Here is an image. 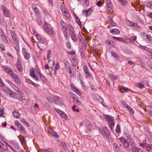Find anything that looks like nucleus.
Returning a JSON list of instances; mask_svg holds the SVG:
<instances>
[{
	"label": "nucleus",
	"mask_w": 152,
	"mask_h": 152,
	"mask_svg": "<svg viewBox=\"0 0 152 152\" xmlns=\"http://www.w3.org/2000/svg\"><path fill=\"white\" fill-rule=\"evenodd\" d=\"M106 120L108 122L109 127L111 131L113 130V128L115 126V122L113 118L111 116L106 115L105 117Z\"/></svg>",
	"instance_id": "nucleus-1"
},
{
	"label": "nucleus",
	"mask_w": 152,
	"mask_h": 152,
	"mask_svg": "<svg viewBox=\"0 0 152 152\" xmlns=\"http://www.w3.org/2000/svg\"><path fill=\"white\" fill-rule=\"evenodd\" d=\"M100 131L102 134L107 138L110 137V134L107 128L105 126L103 127L102 129H100Z\"/></svg>",
	"instance_id": "nucleus-2"
},
{
	"label": "nucleus",
	"mask_w": 152,
	"mask_h": 152,
	"mask_svg": "<svg viewBox=\"0 0 152 152\" xmlns=\"http://www.w3.org/2000/svg\"><path fill=\"white\" fill-rule=\"evenodd\" d=\"M85 124L88 131H90L91 130L92 126L91 123L87 119H86L84 121L82 122L80 124V126H82Z\"/></svg>",
	"instance_id": "nucleus-3"
},
{
	"label": "nucleus",
	"mask_w": 152,
	"mask_h": 152,
	"mask_svg": "<svg viewBox=\"0 0 152 152\" xmlns=\"http://www.w3.org/2000/svg\"><path fill=\"white\" fill-rule=\"evenodd\" d=\"M69 34L70 35L71 39L74 42H76L77 40V38L74 31L73 28L69 26Z\"/></svg>",
	"instance_id": "nucleus-4"
},
{
	"label": "nucleus",
	"mask_w": 152,
	"mask_h": 152,
	"mask_svg": "<svg viewBox=\"0 0 152 152\" xmlns=\"http://www.w3.org/2000/svg\"><path fill=\"white\" fill-rule=\"evenodd\" d=\"M44 28L45 30L49 34L53 35L54 34V31L53 29L49 27V24L45 21L44 22Z\"/></svg>",
	"instance_id": "nucleus-5"
},
{
	"label": "nucleus",
	"mask_w": 152,
	"mask_h": 152,
	"mask_svg": "<svg viewBox=\"0 0 152 152\" xmlns=\"http://www.w3.org/2000/svg\"><path fill=\"white\" fill-rule=\"evenodd\" d=\"M61 28L63 31L65 36H67L68 34L67 26L66 23L63 20L60 21Z\"/></svg>",
	"instance_id": "nucleus-6"
},
{
	"label": "nucleus",
	"mask_w": 152,
	"mask_h": 152,
	"mask_svg": "<svg viewBox=\"0 0 152 152\" xmlns=\"http://www.w3.org/2000/svg\"><path fill=\"white\" fill-rule=\"evenodd\" d=\"M34 34L37 38V40L39 43H44L46 42V39L42 37L40 35L36 32H34Z\"/></svg>",
	"instance_id": "nucleus-7"
},
{
	"label": "nucleus",
	"mask_w": 152,
	"mask_h": 152,
	"mask_svg": "<svg viewBox=\"0 0 152 152\" xmlns=\"http://www.w3.org/2000/svg\"><path fill=\"white\" fill-rule=\"evenodd\" d=\"M119 140L125 148H127L129 147V142L125 138L121 137L119 139Z\"/></svg>",
	"instance_id": "nucleus-8"
},
{
	"label": "nucleus",
	"mask_w": 152,
	"mask_h": 152,
	"mask_svg": "<svg viewBox=\"0 0 152 152\" xmlns=\"http://www.w3.org/2000/svg\"><path fill=\"white\" fill-rule=\"evenodd\" d=\"M22 52L24 58L26 60H28L30 57V53L28 52L26 49L23 48L22 49Z\"/></svg>",
	"instance_id": "nucleus-9"
},
{
	"label": "nucleus",
	"mask_w": 152,
	"mask_h": 152,
	"mask_svg": "<svg viewBox=\"0 0 152 152\" xmlns=\"http://www.w3.org/2000/svg\"><path fill=\"white\" fill-rule=\"evenodd\" d=\"M11 34L14 43L17 46L18 45V41L16 34L13 31H11Z\"/></svg>",
	"instance_id": "nucleus-10"
},
{
	"label": "nucleus",
	"mask_w": 152,
	"mask_h": 152,
	"mask_svg": "<svg viewBox=\"0 0 152 152\" xmlns=\"http://www.w3.org/2000/svg\"><path fill=\"white\" fill-rule=\"evenodd\" d=\"M55 109L56 112L58 113L65 120L67 119V116L64 112L62 111L61 110L55 108Z\"/></svg>",
	"instance_id": "nucleus-11"
},
{
	"label": "nucleus",
	"mask_w": 152,
	"mask_h": 152,
	"mask_svg": "<svg viewBox=\"0 0 152 152\" xmlns=\"http://www.w3.org/2000/svg\"><path fill=\"white\" fill-rule=\"evenodd\" d=\"M0 36L3 42L6 43H7L8 42L7 39L3 30L1 28H0Z\"/></svg>",
	"instance_id": "nucleus-12"
},
{
	"label": "nucleus",
	"mask_w": 152,
	"mask_h": 152,
	"mask_svg": "<svg viewBox=\"0 0 152 152\" xmlns=\"http://www.w3.org/2000/svg\"><path fill=\"white\" fill-rule=\"evenodd\" d=\"M54 102L56 104L59 105H61L63 103V100L62 98L57 96L54 97Z\"/></svg>",
	"instance_id": "nucleus-13"
},
{
	"label": "nucleus",
	"mask_w": 152,
	"mask_h": 152,
	"mask_svg": "<svg viewBox=\"0 0 152 152\" xmlns=\"http://www.w3.org/2000/svg\"><path fill=\"white\" fill-rule=\"evenodd\" d=\"M16 67L18 71L22 72L23 70V68L21 65V62L20 59H18L17 61L16 64Z\"/></svg>",
	"instance_id": "nucleus-14"
},
{
	"label": "nucleus",
	"mask_w": 152,
	"mask_h": 152,
	"mask_svg": "<svg viewBox=\"0 0 152 152\" xmlns=\"http://www.w3.org/2000/svg\"><path fill=\"white\" fill-rule=\"evenodd\" d=\"M32 8L35 13L37 16L38 18H41V14L40 13L39 10L37 7L34 5L33 6Z\"/></svg>",
	"instance_id": "nucleus-15"
},
{
	"label": "nucleus",
	"mask_w": 152,
	"mask_h": 152,
	"mask_svg": "<svg viewBox=\"0 0 152 152\" xmlns=\"http://www.w3.org/2000/svg\"><path fill=\"white\" fill-rule=\"evenodd\" d=\"M139 144L140 147L145 148L147 151H149L151 149V146L148 143H140Z\"/></svg>",
	"instance_id": "nucleus-16"
},
{
	"label": "nucleus",
	"mask_w": 152,
	"mask_h": 152,
	"mask_svg": "<svg viewBox=\"0 0 152 152\" xmlns=\"http://www.w3.org/2000/svg\"><path fill=\"white\" fill-rule=\"evenodd\" d=\"M0 148L3 150L7 151L8 150L7 144L6 142L2 140L0 142Z\"/></svg>",
	"instance_id": "nucleus-17"
},
{
	"label": "nucleus",
	"mask_w": 152,
	"mask_h": 152,
	"mask_svg": "<svg viewBox=\"0 0 152 152\" xmlns=\"http://www.w3.org/2000/svg\"><path fill=\"white\" fill-rule=\"evenodd\" d=\"M83 71L85 75L88 76L89 77H91V75L89 72V70L88 67L86 65L84 66L83 67Z\"/></svg>",
	"instance_id": "nucleus-18"
},
{
	"label": "nucleus",
	"mask_w": 152,
	"mask_h": 152,
	"mask_svg": "<svg viewBox=\"0 0 152 152\" xmlns=\"http://www.w3.org/2000/svg\"><path fill=\"white\" fill-rule=\"evenodd\" d=\"M12 77L14 79L15 81L18 84H20V80L19 77L16 74L13 73L11 75Z\"/></svg>",
	"instance_id": "nucleus-19"
},
{
	"label": "nucleus",
	"mask_w": 152,
	"mask_h": 152,
	"mask_svg": "<svg viewBox=\"0 0 152 152\" xmlns=\"http://www.w3.org/2000/svg\"><path fill=\"white\" fill-rule=\"evenodd\" d=\"M137 37L136 36H133L131 37L130 38L127 39L126 40L128 42L132 44L134 43L136 40Z\"/></svg>",
	"instance_id": "nucleus-20"
},
{
	"label": "nucleus",
	"mask_w": 152,
	"mask_h": 152,
	"mask_svg": "<svg viewBox=\"0 0 152 152\" xmlns=\"http://www.w3.org/2000/svg\"><path fill=\"white\" fill-rule=\"evenodd\" d=\"M14 89L15 91H16V92H18L20 94L22 95L23 94V93L22 91H21L19 88L17 87L16 86L14 85H12L11 86Z\"/></svg>",
	"instance_id": "nucleus-21"
},
{
	"label": "nucleus",
	"mask_w": 152,
	"mask_h": 152,
	"mask_svg": "<svg viewBox=\"0 0 152 152\" xmlns=\"http://www.w3.org/2000/svg\"><path fill=\"white\" fill-rule=\"evenodd\" d=\"M63 63L64 64L66 70L71 68V65L66 60H63Z\"/></svg>",
	"instance_id": "nucleus-22"
},
{
	"label": "nucleus",
	"mask_w": 152,
	"mask_h": 152,
	"mask_svg": "<svg viewBox=\"0 0 152 152\" xmlns=\"http://www.w3.org/2000/svg\"><path fill=\"white\" fill-rule=\"evenodd\" d=\"M3 68L6 72L10 75H12V74L14 73L12 70H10L8 68L5 66H3Z\"/></svg>",
	"instance_id": "nucleus-23"
},
{
	"label": "nucleus",
	"mask_w": 152,
	"mask_h": 152,
	"mask_svg": "<svg viewBox=\"0 0 152 152\" xmlns=\"http://www.w3.org/2000/svg\"><path fill=\"white\" fill-rule=\"evenodd\" d=\"M1 9L5 16L6 17H8L9 16V14L7 10L6 9L5 7L4 6H2Z\"/></svg>",
	"instance_id": "nucleus-24"
},
{
	"label": "nucleus",
	"mask_w": 152,
	"mask_h": 152,
	"mask_svg": "<svg viewBox=\"0 0 152 152\" xmlns=\"http://www.w3.org/2000/svg\"><path fill=\"white\" fill-rule=\"evenodd\" d=\"M71 62L72 63V65L74 66H76L78 65L77 61L74 58L72 59Z\"/></svg>",
	"instance_id": "nucleus-25"
},
{
	"label": "nucleus",
	"mask_w": 152,
	"mask_h": 152,
	"mask_svg": "<svg viewBox=\"0 0 152 152\" xmlns=\"http://www.w3.org/2000/svg\"><path fill=\"white\" fill-rule=\"evenodd\" d=\"M110 32L114 34H118L120 33L119 30L116 28L111 30H110Z\"/></svg>",
	"instance_id": "nucleus-26"
},
{
	"label": "nucleus",
	"mask_w": 152,
	"mask_h": 152,
	"mask_svg": "<svg viewBox=\"0 0 152 152\" xmlns=\"http://www.w3.org/2000/svg\"><path fill=\"white\" fill-rule=\"evenodd\" d=\"M39 78L44 83L46 82L47 80L46 77L42 73L39 75Z\"/></svg>",
	"instance_id": "nucleus-27"
},
{
	"label": "nucleus",
	"mask_w": 152,
	"mask_h": 152,
	"mask_svg": "<svg viewBox=\"0 0 152 152\" xmlns=\"http://www.w3.org/2000/svg\"><path fill=\"white\" fill-rule=\"evenodd\" d=\"M67 71L69 74V75L71 77H73L74 76V71L73 70V69H72L71 68L67 70Z\"/></svg>",
	"instance_id": "nucleus-28"
},
{
	"label": "nucleus",
	"mask_w": 152,
	"mask_h": 152,
	"mask_svg": "<svg viewBox=\"0 0 152 152\" xmlns=\"http://www.w3.org/2000/svg\"><path fill=\"white\" fill-rule=\"evenodd\" d=\"M144 4L146 7L152 8V3L151 2L146 1L145 2Z\"/></svg>",
	"instance_id": "nucleus-29"
},
{
	"label": "nucleus",
	"mask_w": 152,
	"mask_h": 152,
	"mask_svg": "<svg viewBox=\"0 0 152 152\" xmlns=\"http://www.w3.org/2000/svg\"><path fill=\"white\" fill-rule=\"evenodd\" d=\"M13 115L14 116L17 118H19L20 117V114L17 111H15L13 113Z\"/></svg>",
	"instance_id": "nucleus-30"
},
{
	"label": "nucleus",
	"mask_w": 152,
	"mask_h": 152,
	"mask_svg": "<svg viewBox=\"0 0 152 152\" xmlns=\"http://www.w3.org/2000/svg\"><path fill=\"white\" fill-rule=\"evenodd\" d=\"M55 64V62L53 60H50L48 61V64L49 65V67L52 68L53 66Z\"/></svg>",
	"instance_id": "nucleus-31"
},
{
	"label": "nucleus",
	"mask_w": 152,
	"mask_h": 152,
	"mask_svg": "<svg viewBox=\"0 0 152 152\" xmlns=\"http://www.w3.org/2000/svg\"><path fill=\"white\" fill-rule=\"evenodd\" d=\"M69 94L70 95L71 98H72L74 100L76 99L77 96V95L72 92H69Z\"/></svg>",
	"instance_id": "nucleus-32"
},
{
	"label": "nucleus",
	"mask_w": 152,
	"mask_h": 152,
	"mask_svg": "<svg viewBox=\"0 0 152 152\" xmlns=\"http://www.w3.org/2000/svg\"><path fill=\"white\" fill-rule=\"evenodd\" d=\"M136 86L141 89H142L145 87L144 85L140 83H137L136 84Z\"/></svg>",
	"instance_id": "nucleus-33"
},
{
	"label": "nucleus",
	"mask_w": 152,
	"mask_h": 152,
	"mask_svg": "<svg viewBox=\"0 0 152 152\" xmlns=\"http://www.w3.org/2000/svg\"><path fill=\"white\" fill-rule=\"evenodd\" d=\"M126 108L129 110V111L132 115L134 113V112L132 109L129 105L126 106Z\"/></svg>",
	"instance_id": "nucleus-34"
},
{
	"label": "nucleus",
	"mask_w": 152,
	"mask_h": 152,
	"mask_svg": "<svg viewBox=\"0 0 152 152\" xmlns=\"http://www.w3.org/2000/svg\"><path fill=\"white\" fill-rule=\"evenodd\" d=\"M131 26L137 28H140V26L139 25L136 23L133 22Z\"/></svg>",
	"instance_id": "nucleus-35"
},
{
	"label": "nucleus",
	"mask_w": 152,
	"mask_h": 152,
	"mask_svg": "<svg viewBox=\"0 0 152 152\" xmlns=\"http://www.w3.org/2000/svg\"><path fill=\"white\" fill-rule=\"evenodd\" d=\"M146 37L145 39H147L148 40V42L149 43H150L152 40V37L150 35L148 34H147L146 36Z\"/></svg>",
	"instance_id": "nucleus-36"
},
{
	"label": "nucleus",
	"mask_w": 152,
	"mask_h": 152,
	"mask_svg": "<svg viewBox=\"0 0 152 152\" xmlns=\"http://www.w3.org/2000/svg\"><path fill=\"white\" fill-rule=\"evenodd\" d=\"M107 10L108 11V12H113V9L112 8V5L111 6H107Z\"/></svg>",
	"instance_id": "nucleus-37"
},
{
	"label": "nucleus",
	"mask_w": 152,
	"mask_h": 152,
	"mask_svg": "<svg viewBox=\"0 0 152 152\" xmlns=\"http://www.w3.org/2000/svg\"><path fill=\"white\" fill-rule=\"evenodd\" d=\"M73 102L74 103L78 105H80L81 104L80 101L77 99V98L74 100Z\"/></svg>",
	"instance_id": "nucleus-38"
},
{
	"label": "nucleus",
	"mask_w": 152,
	"mask_h": 152,
	"mask_svg": "<svg viewBox=\"0 0 152 152\" xmlns=\"http://www.w3.org/2000/svg\"><path fill=\"white\" fill-rule=\"evenodd\" d=\"M51 134L53 137H55L56 138H58L59 137L57 133L55 132L52 131Z\"/></svg>",
	"instance_id": "nucleus-39"
},
{
	"label": "nucleus",
	"mask_w": 152,
	"mask_h": 152,
	"mask_svg": "<svg viewBox=\"0 0 152 152\" xmlns=\"http://www.w3.org/2000/svg\"><path fill=\"white\" fill-rule=\"evenodd\" d=\"M121 89L124 90L123 91H122V92L126 91L128 92L129 91V89L128 88H127L123 86H121Z\"/></svg>",
	"instance_id": "nucleus-40"
},
{
	"label": "nucleus",
	"mask_w": 152,
	"mask_h": 152,
	"mask_svg": "<svg viewBox=\"0 0 152 152\" xmlns=\"http://www.w3.org/2000/svg\"><path fill=\"white\" fill-rule=\"evenodd\" d=\"M109 76L113 80H116L118 79V77L116 76L115 75H113V74H110Z\"/></svg>",
	"instance_id": "nucleus-41"
},
{
	"label": "nucleus",
	"mask_w": 152,
	"mask_h": 152,
	"mask_svg": "<svg viewBox=\"0 0 152 152\" xmlns=\"http://www.w3.org/2000/svg\"><path fill=\"white\" fill-rule=\"evenodd\" d=\"M140 48H141L142 49H144V50H145L146 51H147V52H151L150 49L148 48H147V47H146L145 46L140 45Z\"/></svg>",
	"instance_id": "nucleus-42"
},
{
	"label": "nucleus",
	"mask_w": 152,
	"mask_h": 152,
	"mask_svg": "<svg viewBox=\"0 0 152 152\" xmlns=\"http://www.w3.org/2000/svg\"><path fill=\"white\" fill-rule=\"evenodd\" d=\"M133 22L130 21L129 20H127L125 21V24L126 25L129 26H132Z\"/></svg>",
	"instance_id": "nucleus-43"
},
{
	"label": "nucleus",
	"mask_w": 152,
	"mask_h": 152,
	"mask_svg": "<svg viewBox=\"0 0 152 152\" xmlns=\"http://www.w3.org/2000/svg\"><path fill=\"white\" fill-rule=\"evenodd\" d=\"M111 54L113 56L115 57L117 59H118L119 56L116 54L115 52L113 51H112L111 52Z\"/></svg>",
	"instance_id": "nucleus-44"
},
{
	"label": "nucleus",
	"mask_w": 152,
	"mask_h": 152,
	"mask_svg": "<svg viewBox=\"0 0 152 152\" xmlns=\"http://www.w3.org/2000/svg\"><path fill=\"white\" fill-rule=\"evenodd\" d=\"M119 3L122 5L126 4V1L125 0H118Z\"/></svg>",
	"instance_id": "nucleus-45"
},
{
	"label": "nucleus",
	"mask_w": 152,
	"mask_h": 152,
	"mask_svg": "<svg viewBox=\"0 0 152 152\" xmlns=\"http://www.w3.org/2000/svg\"><path fill=\"white\" fill-rule=\"evenodd\" d=\"M99 99H100V101H101L100 102L102 103V104L104 107H107V104H105V103L103 102V99L101 97H99Z\"/></svg>",
	"instance_id": "nucleus-46"
},
{
	"label": "nucleus",
	"mask_w": 152,
	"mask_h": 152,
	"mask_svg": "<svg viewBox=\"0 0 152 152\" xmlns=\"http://www.w3.org/2000/svg\"><path fill=\"white\" fill-rule=\"evenodd\" d=\"M115 131L116 132L118 133H120L121 132V129L120 125H118L117 126L115 129Z\"/></svg>",
	"instance_id": "nucleus-47"
},
{
	"label": "nucleus",
	"mask_w": 152,
	"mask_h": 152,
	"mask_svg": "<svg viewBox=\"0 0 152 152\" xmlns=\"http://www.w3.org/2000/svg\"><path fill=\"white\" fill-rule=\"evenodd\" d=\"M88 12L86 10H84L83 11L82 13V14L83 15L86 16V17L89 16V15L88 14Z\"/></svg>",
	"instance_id": "nucleus-48"
},
{
	"label": "nucleus",
	"mask_w": 152,
	"mask_h": 152,
	"mask_svg": "<svg viewBox=\"0 0 152 152\" xmlns=\"http://www.w3.org/2000/svg\"><path fill=\"white\" fill-rule=\"evenodd\" d=\"M113 148L114 150L116 151H117L118 150V147L116 144L114 143L113 144Z\"/></svg>",
	"instance_id": "nucleus-49"
},
{
	"label": "nucleus",
	"mask_w": 152,
	"mask_h": 152,
	"mask_svg": "<svg viewBox=\"0 0 152 152\" xmlns=\"http://www.w3.org/2000/svg\"><path fill=\"white\" fill-rule=\"evenodd\" d=\"M138 148L137 147L135 146H133L131 148V150L133 152H136Z\"/></svg>",
	"instance_id": "nucleus-50"
},
{
	"label": "nucleus",
	"mask_w": 152,
	"mask_h": 152,
	"mask_svg": "<svg viewBox=\"0 0 152 152\" xmlns=\"http://www.w3.org/2000/svg\"><path fill=\"white\" fill-rule=\"evenodd\" d=\"M20 142L22 143L23 145H25V142L23 137L22 136L20 138Z\"/></svg>",
	"instance_id": "nucleus-51"
},
{
	"label": "nucleus",
	"mask_w": 152,
	"mask_h": 152,
	"mask_svg": "<svg viewBox=\"0 0 152 152\" xmlns=\"http://www.w3.org/2000/svg\"><path fill=\"white\" fill-rule=\"evenodd\" d=\"M106 43L108 45L112 46L113 42L112 41L108 40L106 41Z\"/></svg>",
	"instance_id": "nucleus-52"
},
{
	"label": "nucleus",
	"mask_w": 152,
	"mask_h": 152,
	"mask_svg": "<svg viewBox=\"0 0 152 152\" xmlns=\"http://www.w3.org/2000/svg\"><path fill=\"white\" fill-rule=\"evenodd\" d=\"M21 121L24 123L25 124V125L28 127H29L30 126L29 124L24 119H22L21 120Z\"/></svg>",
	"instance_id": "nucleus-53"
},
{
	"label": "nucleus",
	"mask_w": 152,
	"mask_h": 152,
	"mask_svg": "<svg viewBox=\"0 0 152 152\" xmlns=\"http://www.w3.org/2000/svg\"><path fill=\"white\" fill-rule=\"evenodd\" d=\"M30 73L31 76L35 75L34 70V68L30 69Z\"/></svg>",
	"instance_id": "nucleus-54"
},
{
	"label": "nucleus",
	"mask_w": 152,
	"mask_h": 152,
	"mask_svg": "<svg viewBox=\"0 0 152 152\" xmlns=\"http://www.w3.org/2000/svg\"><path fill=\"white\" fill-rule=\"evenodd\" d=\"M113 38L117 40L118 41H121V42H123L124 41V40L122 39L120 37H113Z\"/></svg>",
	"instance_id": "nucleus-55"
},
{
	"label": "nucleus",
	"mask_w": 152,
	"mask_h": 152,
	"mask_svg": "<svg viewBox=\"0 0 152 152\" xmlns=\"http://www.w3.org/2000/svg\"><path fill=\"white\" fill-rule=\"evenodd\" d=\"M105 1L107 4V6H110L112 5V3L110 0H105Z\"/></svg>",
	"instance_id": "nucleus-56"
},
{
	"label": "nucleus",
	"mask_w": 152,
	"mask_h": 152,
	"mask_svg": "<svg viewBox=\"0 0 152 152\" xmlns=\"http://www.w3.org/2000/svg\"><path fill=\"white\" fill-rule=\"evenodd\" d=\"M20 130L23 134H25L26 133V131L24 127H23Z\"/></svg>",
	"instance_id": "nucleus-57"
},
{
	"label": "nucleus",
	"mask_w": 152,
	"mask_h": 152,
	"mask_svg": "<svg viewBox=\"0 0 152 152\" xmlns=\"http://www.w3.org/2000/svg\"><path fill=\"white\" fill-rule=\"evenodd\" d=\"M87 10V11L88 12V14L89 16L92 13V12L93 11V8H91L88 9L87 10Z\"/></svg>",
	"instance_id": "nucleus-58"
},
{
	"label": "nucleus",
	"mask_w": 152,
	"mask_h": 152,
	"mask_svg": "<svg viewBox=\"0 0 152 152\" xmlns=\"http://www.w3.org/2000/svg\"><path fill=\"white\" fill-rule=\"evenodd\" d=\"M65 16L68 18L69 19H70L71 18V16H70V14L68 12L67 13H66L64 14Z\"/></svg>",
	"instance_id": "nucleus-59"
},
{
	"label": "nucleus",
	"mask_w": 152,
	"mask_h": 152,
	"mask_svg": "<svg viewBox=\"0 0 152 152\" xmlns=\"http://www.w3.org/2000/svg\"><path fill=\"white\" fill-rule=\"evenodd\" d=\"M59 66L58 63V62H57L56 64V66L54 68V72L55 73L56 71L58 69H59Z\"/></svg>",
	"instance_id": "nucleus-60"
},
{
	"label": "nucleus",
	"mask_w": 152,
	"mask_h": 152,
	"mask_svg": "<svg viewBox=\"0 0 152 152\" xmlns=\"http://www.w3.org/2000/svg\"><path fill=\"white\" fill-rule=\"evenodd\" d=\"M67 53L70 55H73L75 54V50H72L71 51H68L67 52Z\"/></svg>",
	"instance_id": "nucleus-61"
},
{
	"label": "nucleus",
	"mask_w": 152,
	"mask_h": 152,
	"mask_svg": "<svg viewBox=\"0 0 152 152\" xmlns=\"http://www.w3.org/2000/svg\"><path fill=\"white\" fill-rule=\"evenodd\" d=\"M43 151L45 152H53V149L50 148L45 149Z\"/></svg>",
	"instance_id": "nucleus-62"
},
{
	"label": "nucleus",
	"mask_w": 152,
	"mask_h": 152,
	"mask_svg": "<svg viewBox=\"0 0 152 152\" xmlns=\"http://www.w3.org/2000/svg\"><path fill=\"white\" fill-rule=\"evenodd\" d=\"M97 5L99 7H102V3L101 1H99L96 3Z\"/></svg>",
	"instance_id": "nucleus-63"
},
{
	"label": "nucleus",
	"mask_w": 152,
	"mask_h": 152,
	"mask_svg": "<svg viewBox=\"0 0 152 152\" xmlns=\"http://www.w3.org/2000/svg\"><path fill=\"white\" fill-rule=\"evenodd\" d=\"M62 12V13L64 14H65L66 13H67L68 12V10L67 9H66V8L63 9L62 10H61Z\"/></svg>",
	"instance_id": "nucleus-64"
}]
</instances>
